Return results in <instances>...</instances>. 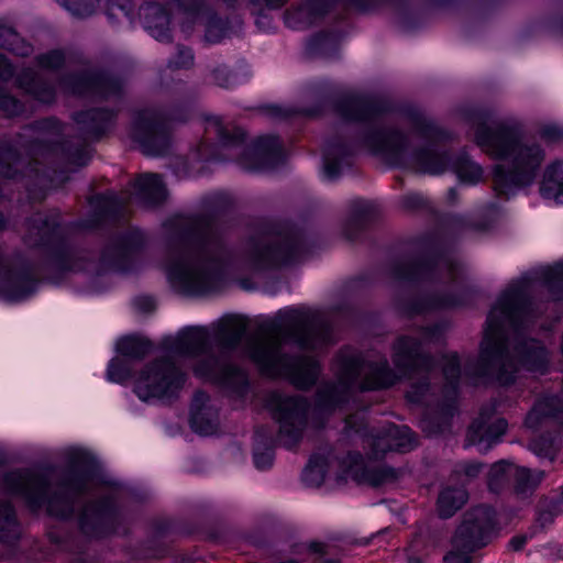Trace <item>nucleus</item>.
<instances>
[{
  "instance_id": "51",
  "label": "nucleus",
  "mask_w": 563,
  "mask_h": 563,
  "mask_svg": "<svg viewBox=\"0 0 563 563\" xmlns=\"http://www.w3.org/2000/svg\"><path fill=\"white\" fill-rule=\"evenodd\" d=\"M205 21V41L208 44H219L229 36L231 31V21L229 18L221 16L216 10L208 9L202 16Z\"/></svg>"
},
{
  "instance_id": "6",
  "label": "nucleus",
  "mask_w": 563,
  "mask_h": 563,
  "mask_svg": "<svg viewBox=\"0 0 563 563\" xmlns=\"http://www.w3.org/2000/svg\"><path fill=\"white\" fill-rule=\"evenodd\" d=\"M207 122L216 128L217 141L202 137L195 147L197 157L206 163H227L231 158L224 151L241 150L235 163L246 172L260 173L273 170L286 162V153L278 135L265 134L245 146L247 133L240 126L228 129L220 117L209 115Z\"/></svg>"
},
{
  "instance_id": "5",
  "label": "nucleus",
  "mask_w": 563,
  "mask_h": 563,
  "mask_svg": "<svg viewBox=\"0 0 563 563\" xmlns=\"http://www.w3.org/2000/svg\"><path fill=\"white\" fill-rule=\"evenodd\" d=\"M318 238L290 219L260 223L258 234L247 240L246 260L256 272L276 271L299 264L318 249Z\"/></svg>"
},
{
  "instance_id": "4",
  "label": "nucleus",
  "mask_w": 563,
  "mask_h": 563,
  "mask_svg": "<svg viewBox=\"0 0 563 563\" xmlns=\"http://www.w3.org/2000/svg\"><path fill=\"white\" fill-rule=\"evenodd\" d=\"M53 471L52 464L42 465L37 472L29 468L10 471L2 477V486L9 493L23 497L31 511L45 506L47 515L60 521L73 518L77 498L86 493L90 482L107 487L118 486L113 481H104L99 460L85 449L69 453L57 488L51 492L49 474Z\"/></svg>"
},
{
  "instance_id": "12",
  "label": "nucleus",
  "mask_w": 563,
  "mask_h": 563,
  "mask_svg": "<svg viewBox=\"0 0 563 563\" xmlns=\"http://www.w3.org/2000/svg\"><path fill=\"white\" fill-rule=\"evenodd\" d=\"M251 361L257 366L262 376L284 378L297 390L312 389L321 373V361L309 354H291L278 349L254 345L249 351Z\"/></svg>"
},
{
  "instance_id": "59",
  "label": "nucleus",
  "mask_w": 563,
  "mask_h": 563,
  "mask_svg": "<svg viewBox=\"0 0 563 563\" xmlns=\"http://www.w3.org/2000/svg\"><path fill=\"white\" fill-rule=\"evenodd\" d=\"M25 103L13 96L5 87L0 86V117L14 119L24 114Z\"/></svg>"
},
{
  "instance_id": "58",
  "label": "nucleus",
  "mask_w": 563,
  "mask_h": 563,
  "mask_svg": "<svg viewBox=\"0 0 563 563\" xmlns=\"http://www.w3.org/2000/svg\"><path fill=\"white\" fill-rule=\"evenodd\" d=\"M556 435L554 432L544 431L536 435L529 443L530 450L541 459L554 461L556 456Z\"/></svg>"
},
{
  "instance_id": "45",
  "label": "nucleus",
  "mask_w": 563,
  "mask_h": 563,
  "mask_svg": "<svg viewBox=\"0 0 563 563\" xmlns=\"http://www.w3.org/2000/svg\"><path fill=\"white\" fill-rule=\"evenodd\" d=\"M400 478V471L390 465L367 467L361 465L353 471V479L358 483H367L373 487H379L387 483H395Z\"/></svg>"
},
{
  "instance_id": "15",
  "label": "nucleus",
  "mask_w": 563,
  "mask_h": 563,
  "mask_svg": "<svg viewBox=\"0 0 563 563\" xmlns=\"http://www.w3.org/2000/svg\"><path fill=\"white\" fill-rule=\"evenodd\" d=\"M417 245L418 252L409 262L393 266V276L410 284L438 280L440 264L450 260L446 241L438 233H426L417 239Z\"/></svg>"
},
{
  "instance_id": "40",
  "label": "nucleus",
  "mask_w": 563,
  "mask_h": 563,
  "mask_svg": "<svg viewBox=\"0 0 563 563\" xmlns=\"http://www.w3.org/2000/svg\"><path fill=\"white\" fill-rule=\"evenodd\" d=\"M217 384L238 397H245L251 389L247 371L231 362L223 363L221 366Z\"/></svg>"
},
{
  "instance_id": "64",
  "label": "nucleus",
  "mask_w": 563,
  "mask_h": 563,
  "mask_svg": "<svg viewBox=\"0 0 563 563\" xmlns=\"http://www.w3.org/2000/svg\"><path fill=\"white\" fill-rule=\"evenodd\" d=\"M56 3L76 19H87L96 12L90 0H55Z\"/></svg>"
},
{
  "instance_id": "44",
  "label": "nucleus",
  "mask_w": 563,
  "mask_h": 563,
  "mask_svg": "<svg viewBox=\"0 0 563 563\" xmlns=\"http://www.w3.org/2000/svg\"><path fill=\"white\" fill-rule=\"evenodd\" d=\"M207 400L208 395L202 390H197L189 410V427L201 437L212 435L218 429V423L206 411L205 402Z\"/></svg>"
},
{
  "instance_id": "34",
  "label": "nucleus",
  "mask_w": 563,
  "mask_h": 563,
  "mask_svg": "<svg viewBox=\"0 0 563 563\" xmlns=\"http://www.w3.org/2000/svg\"><path fill=\"white\" fill-rule=\"evenodd\" d=\"M443 532L434 526L420 527L406 549L407 563H424L441 544Z\"/></svg>"
},
{
  "instance_id": "21",
  "label": "nucleus",
  "mask_w": 563,
  "mask_h": 563,
  "mask_svg": "<svg viewBox=\"0 0 563 563\" xmlns=\"http://www.w3.org/2000/svg\"><path fill=\"white\" fill-rule=\"evenodd\" d=\"M63 86L74 96L93 97L107 101L124 92L123 79L104 68L85 69L62 79Z\"/></svg>"
},
{
  "instance_id": "56",
  "label": "nucleus",
  "mask_w": 563,
  "mask_h": 563,
  "mask_svg": "<svg viewBox=\"0 0 563 563\" xmlns=\"http://www.w3.org/2000/svg\"><path fill=\"white\" fill-rule=\"evenodd\" d=\"M205 356L196 362L192 367L194 375L198 378L212 380L217 383L221 366V358L212 353V350L203 354Z\"/></svg>"
},
{
  "instance_id": "50",
  "label": "nucleus",
  "mask_w": 563,
  "mask_h": 563,
  "mask_svg": "<svg viewBox=\"0 0 563 563\" xmlns=\"http://www.w3.org/2000/svg\"><path fill=\"white\" fill-rule=\"evenodd\" d=\"M442 373L445 378L442 393L454 397L460 396L461 357L457 352L442 355Z\"/></svg>"
},
{
  "instance_id": "19",
  "label": "nucleus",
  "mask_w": 563,
  "mask_h": 563,
  "mask_svg": "<svg viewBox=\"0 0 563 563\" xmlns=\"http://www.w3.org/2000/svg\"><path fill=\"white\" fill-rule=\"evenodd\" d=\"M46 282L37 275L33 262L16 255L11 262L0 257V298L8 303H21L34 297Z\"/></svg>"
},
{
  "instance_id": "33",
  "label": "nucleus",
  "mask_w": 563,
  "mask_h": 563,
  "mask_svg": "<svg viewBox=\"0 0 563 563\" xmlns=\"http://www.w3.org/2000/svg\"><path fill=\"white\" fill-rule=\"evenodd\" d=\"M507 429L508 421L505 418H497L490 423L474 420L466 430V444L477 446L479 452H487L500 442Z\"/></svg>"
},
{
  "instance_id": "37",
  "label": "nucleus",
  "mask_w": 563,
  "mask_h": 563,
  "mask_svg": "<svg viewBox=\"0 0 563 563\" xmlns=\"http://www.w3.org/2000/svg\"><path fill=\"white\" fill-rule=\"evenodd\" d=\"M539 192L549 206H563V161L555 159L545 167Z\"/></svg>"
},
{
  "instance_id": "11",
  "label": "nucleus",
  "mask_w": 563,
  "mask_h": 563,
  "mask_svg": "<svg viewBox=\"0 0 563 563\" xmlns=\"http://www.w3.org/2000/svg\"><path fill=\"white\" fill-rule=\"evenodd\" d=\"M247 332V318L231 313L222 317L214 324L212 332L202 325H186L175 338H163L159 347L180 356H200L216 345L222 355H230L240 347Z\"/></svg>"
},
{
  "instance_id": "61",
  "label": "nucleus",
  "mask_w": 563,
  "mask_h": 563,
  "mask_svg": "<svg viewBox=\"0 0 563 563\" xmlns=\"http://www.w3.org/2000/svg\"><path fill=\"white\" fill-rule=\"evenodd\" d=\"M331 312L340 316L351 324H360L367 320L369 313L350 301H340L331 307Z\"/></svg>"
},
{
  "instance_id": "23",
  "label": "nucleus",
  "mask_w": 563,
  "mask_h": 563,
  "mask_svg": "<svg viewBox=\"0 0 563 563\" xmlns=\"http://www.w3.org/2000/svg\"><path fill=\"white\" fill-rule=\"evenodd\" d=\"M390 351L393 365L401 378L430 374L437 366L435 357L423 349L422 341L417 336L399 334L393 341Z\"/></svg>"
},
{
  "instance_id": "13",
  "label": "nucleus",
  "mask_w": 563,
  "mask_h": 563,
  "mask_svg": "<svg viewBox=\"0 0 563 563\" xmlns=\"http://www.w3.org/2000/svg\"><path fill=\"white\" fill-rule=\"evenodd\" d=\"M188 380V374L170 355L147 362L139 372L133 393L143 402L176 400Z\"/></svg>"
},
{
  "instance_id": "18",
  "label": "nucleus",
  "mask_w": 563,
  "mask_h": 563,
  "mask_svg": "<svg viewBox=\"0 0 563 563\" xmlns=\"http://www.w3.org/2000/svg\"><path fill=\"white\" fill-rule=\"evenodd\" d=\"M131 139L147 157H165L173 148L174 132L161 111L140 110L131 124Z\"/></svg>"
},
{
  "instance_id": "38",
  "label": "nucleus",
  "mask_w": 563,
  "mask_h": 563,
  "mask_svg": "<svg viewBox=\"0 0 563 563\" xmlns=\"http://www.w3.org/2000/svg\"><path fill=\"white\" fill-rule=\"evenodd\" d=\"M344 36L345 32L340 29L319 31L307 41L306 51L313 56L334 58L339 55Z\"/></svg>"
},
{
  "instance_id": "16",
  "label": "nucleus",
  "mask_w": 563,
  "mask_h": 563,
  "mask_svg": "<svg viewBox=\"0 0 563 563\" xmlns=\"http://www.w3.org/2000/svg\"><path fill=\"white\" fill-rule=\"evenodd\" d=\"M79 532L89 540L101 541L115 536H128L125 517L114 496L103 495L89 501L77 516Z\"/></svg>"
},
{
  "instance_id": "62",
  "label": "nucleus",
  "mask_w": 563,
  "mask_h": 563,
  "mask_svg": "<svg viewBox=\"0 0 563 563\" xmlns=\"http://www.w3.org/2000/svg\"><path fill=\"white\" fill-rule=\"evenodd\" d=\"M66 53L63 48H52L36 56V64L40 68L57 71L66 66Z\"/></svg>"
},
{
  "instance_id": "42",
  "label": "nucleus",
  "mask_w": 563,
  "mask_h": 563,
  "mask_svg": "<svg viewBox=\"0 0 563 563\" xmlns=\"http://www.w3.org/2000/svg\"><path fill=\"white\" fill-rule=\"evenodd\" d=\"M154 350V342L137 333L122 335L115 343V353L136 364L144 361Z\"/></svg>"
},
{
  "instance_id": "46",
  "label": "nucleus",
  "mask_w": 563,
  "mask_h": 563,
  "mask_svg": "<svg viewBox=\"0 0 563 563\" xmlns=\"http://www.w3.org/2000/svg\"><path fill=\"white\" fill-rule=\"evenodd\" d=\"M21 539L16 509L10 500L0 499V543L14 544Z\"/></svg>"
},
{
  "instance_id": "47",
  "label": "nucleus",
  "mask_w": 563,
  "mask_h": 563,
  "mask_svg": "<svg viewBox=\"0 0 563 563\" xmlns=\"http://www.w3.org/2000/svg\"><path fill=\"white\" fill-rule=\"evenodd\" d=\"M136 363L117 354L107 364L106 379L109 383L118 384L121 386L126 385L133 380V386L136 384L139 372L135 368Z\"/></svg>"
},
{
  "instance_id": "57",
  "label": "nucleus",
  "mask_w": 563,
  "mask_h": 563,
  "mask_svg": "<svg viewBox=\"0 0 563 563\" xmlns=\"http://www.w3.org/2000/svg\"><path fill=\"white\" fill-rule=\"evenodd\" d=\"M512 477L516 493L525 494L529 490H533L539 486L544 477V472L539 471L534 473L528 467L516 466Z\"/></svg>"
},
{
  "instance_id": "32",
  "label": "nucleus",
  "mask_w": 563,
  "mask_h": 563,
  "mask_svg": "<svg viewBox=\"0 0 563 563\" xmlns=\"http://www.w3.org/2000/svg\"><path fill=\"white\" fill-rule=\"evenodd\" d=\"M32 147L40 153L59 152L66 163L78 168L86 167L92 158V152L86 144L66 140L35 139Z\"/></svg>"
},
{
  "instance_id": "22",
  "label": "nucleus",
  "mask_w": 563,
  "mask_h": 563,
  "mask_svg": "<svg viewBox=\"0 0 563 563\" xmlns=\"http://www.w3.org/2000/svg\"><path fill=\"white\" fill-rule=\"evenodd\" d=\"M498 514L494 506L479 504L468 509L454 536L460 538L463 547H472L476 551L486 548L498 536Z\"/></svg>"
},
{
  "instance_id": "27",
  "label": "nucleus",
  "mask_w": 563,
  "mask_h": 563,
  "mask_svg": "<svg viewBox=\"0 0 563 563\" xmlns=\"http://www.w3.org/2000/svg\"><path fill=\"white\" fill-rule=\"evenodd\" d=\"M379 219L380 211L374 202L355 199L351 201L349 214L342 223V235L350 243L362 242Z\"/></svg>"
},
{
  "instance_id": "54",
  "label": "nucleus",
  "mask_w": 563,
  "mask_h": 563,
  "mask_svg": "<svg viewBox=\"0 0 563 563\" xmlns=\"http://www.w3.org/2000/svg\"><path fill=\"white\" fill-rule=\"evenodd\" d=\"M257 109L266 117L278 120H289L301 114L317 117L321 113V109L318 106L300 109L296 107H284L277 103H264L258 106Z\"/></svg>"
},
{
  "instance_id": "8",
  "label": "nucleus",
  "mask_w": 563,
  "mask_h": 563,
  "mask_svg": "<svg viewBox=\"0 0 563 563\" xmlns=\"http://www.w3.org/2000/svg\"><path fill=\"white\" fill-rule=\"evenodd\" d=\"M261 329L303 352H317L338 343L333 321L323 311L302 305L278 309L261 324Z\"/></svg>"
},
{
  "instance_id": "55",
  "label": "nucleus",
  "mask_w": 563,
  "mask_h": 563,
  "mask_svg": "<svg viewBox=\"0 0 563 563\" xmlns=\"http://www.w3.org/2000/svg\"><path fill=\"white\" fill-rule=\"evenodd\" d=\"M466 494L453 488H446L439 494L437 506L441 518H451L466 501Z\"/></svg>"
},
{
  "instance_id": "28",
  "label": "nucleus",
  "mask_w": 563,
  "mask_h": 563,
  "mask_svg": "<svg viewBox=\"0 0 563 563\" xmlns=\"http://www.w3.org/2000/svg\"><path fill=\"white\" fill-rule=\"evenodd\" d=\"M73 120L87 139L100 142L114 129L118 111L110 107H91L76 111Z\"/></svg>"
},
{
  "instance_id": "7",
  "label": "nucleus",
  "mask_w": 563,
  "mask_h": 563,
  "mask_svg": "<svg viewBox=\"0 0 563 563\" xmlns=\"http://www.w3.org/2000/svg\"><path fill=\"white\" fill-rule=\"evenodd\" d=\"M267 407L278 423L277 434L267 426L254 430L252 457L257 471L271 470L275 462L278 445L287 451H296L300 445L308 426L310 404L305 396L273 393Z\"/></svg>"
},
{
  "instance_id": "14",
  "label": "nucleus",
  "mask_w": 563,
  "mask_h": 563,
  "mask_svg": "<svg viewBox=\"0 0 563 563\" xmlns=\"http://www.w3.org/2000/svg\"><path fill=\"white\" fill-rule=\"evenodd\" d=\"M533 284L544 287L553 301L562 300L563 261L528 271L512 279L503 290L500 303L516 314L530 313L532 309L530 288Z\"/></svg>"
},
{
  "instance_id": "10",
  "label": "nucleus",
  "mask_w": 563,
  "mask_h": 563,
  "mask_svg": "<svg viewBox=\"0 0 563 563\" xmlns=\"http://www.w3.org/2000/svg\"><path fill=\"white\" fill-rule=\"evenodd\" d=\"M25 242L43 254L45 267L60 279L76 272L81 257L67 236V224L59 208L35 212L25 219Z\"/></svg>"
},
{
  "instance_id": "17",
  "label": "nucleus",
  "mask_w": 563,
  "mask_h": 563,
  "mask_svg": "<svg viewBox=\"0 0 563 563\" xmlns=\"http://www.w3.org/2000/svg\"><path fill=\"white\" fill-rule=\"evenodd\" d=\"M146 247L147 239L144 232L139 228L130 229L102 247L99 265L120 274L139 273L144 266Z\"/></svg>"
},
{
  "instance_id": "31",
  "label": "nucleus",
  "mask_w": 563,
  "mask_h": 563,
  "mask_svg": "<svg viewBox=\"0 0 563 563\" xmlns=\"http://www.w3.org/2000/svg\"><path fill=\"white\" fill-rule=\"evenodd\" d=\"M154 534L139 543V549L145 558H159L163 554V547L157 539L165 538L169 534L191 536L199 532L195 523L174 519H157L152 522Z\"/></svg>"
},
{
  "instance_id": "35",
  "label": "nucleus",
  "mask_w": 563,
  "mask_h": 563,
  "mask_svg": "<svg viewBox=\"0 0 563 563\" xmlns=\"http://www.w3.org/2000/svg\"><path fill=\"white\" fill-rule=\"evenodd\" d=\"M15 85L25 95L42 104L51 106L56 102L57 91L55 86L31 68L23 69L16 76Z\"/></svg>"
},
{
  "instance_id": "2",
  "label": "nucleus",
  "mask_w": 563,
  "mask_h": 563,
  "mask_svg": "<svg viewBox=\"0 0 563 563\" xmlns=\"http://www.w3.org/2000/svg\"><path fill=\"white\" fill-rule=\"evenodd\" d=\"M201 207V212L179 213L163 224L168 233L166 277L185 296L216 290L225 282V262L210 249L224 245L221 220L234 212L235 203L229 194L219 191L205 197Z\"/></svg>"
},
{
  "instance_id": "43",
  "label": "nucleus",
  "mask_w": 563,
  "mask_h": 563,
  "mask_svg": "<svg viewBox=\"0 0 563 563\" xmlns=\"http://www.w3.org/2000/svg\"><path fill=\"white\" fill-rule=\"evenodd\" d=\"M449 170L456 176L460 184L467 186L478 185L484 176L482 165L473 161L466 152L451 154Z\"/></svg>"
},
{
  "instance_id": "52",
  "label": "nucleus",
  "mask_w": 563,
  "mask_h": 563,
  "mask_svg": "<svg viewBox=\"0 0 563 563\" xmlns=\"http://www.w3.org/2000/svg\"><path fill=\"white\" fill-rule=\"evenodd\" d=\"M22 162L19 147L9 140L0 139V175L13 179L18 175L16 165Z\"/></svg>"
},
{
  "instance_id": "48",
  "label": "nucleus",
  "mask_w": 563,
  "mask_h": 563,
  "mask_svg": "<svg viewBox=\"0 0 563 563\" xmlns=\"http://www.w3.org/2000/svg\"><path fill=\"white\" fill-rule=\"evenodd\" d=\"M330 466L327 454L313 452L301 472V482L307 487L322 486Z\"/></svg>"
},
{
  "instance_id": "1",
  "label": "nucleus",
  "mask_w": 563,
  "mask_h": 563,
  "mask_svg": "<svg viewBox=\"0 0 563 563\" xmlns=\"http://www.w3.org/2000/svg\"><path fill=\"white\" fill-rule=\"evenodd\" d=\"M333 112L346 124H363L360 144L390 166L420 175H442L449 170L452 151L437 145L452 141V133L427 119L420 109L406 104L401 113L410 121L413 132L426 141L410 150L408 135L399 128L376 125L375 121L393 113L395 106L386 97L371 93L344 92L330 99Z\"/></svg>"
},
{
  "instance_id": "25",
  "label": "nucleus",
  "mask_w": 563,
  "mask_h": 563,
  "mask_svg": "<svg viewBox=\"0 0 563 563\" xmlns=\"http://www.w3.org/2000/svg\"><path fill=\"white\" fill-rule=\"evenodd\" d=\"M512 351L516 363L509 361L508 355L505 358L508 368L516 366L518 371L522 368L529 373L549 374L551 367L550 351L541 340L533 336H517Z\"/></svg>"
},
{
  "instance_id": "60",
  "label": "nucleus",
  "mask_w": 563,
  "mask_h": 563,
  "mask_svg": "<svg viewBox=\"0 0 563 563\" xmlns=\"http://www.w3.org/2000/svg\"><path fill=\"white\" fill-rule=\"evenodd\" d=\"M343 402V390L334 385L318 391L316 397V407L327 412H333Z\"/></svg>"
},
{
  "instance_id": "30",
  "label": "nucleus",
  "mask_w": 563,
  "mask_h": 563,
  "mask_svg": "<svg viewBox=\"0 0 563 563\" xmlns=\"http://www.w3.org/2000/svg\"><path fill=\"white\" fill-rule=\"evenodd\" d=\"M144 30L161 43L173 41L172 11L167 4L156 1L144 2L137 12Z\"/></svg>"
},
{
  "instance_id": "3",
  "label": "nucleus",
  "mask_w": 563,
  "mask_h": 563,
  "mask_svg": "<svg viewBox=\"0 0 563 563\" xmlns=\"http://www.w3.org/2000/svg\"><path fill=\"white\" fill-rule=\"evenodd\" d=\"M493 112L482 107L464 110V119L474 125L475 143L493 159L492 189L496 198L510 200L537 179L545 158L544 148L538 143L525 142L523 126L519 122H495L489 125Z\"/></svg>"
},
{
  "instance_id": "41",
  "label": "nucleus",
  "mask_w": 563,
  "mask_h": 563,
  "mask_svg": "<svg viewBox=\"0 0 563 563\" xmlns=\"http://www.w3.org/2000/svg\"><path fill=\"white\" fill-rule=\"evenodd\" d=\"M340 377L349 385L355 384L363 371L367 368L368 361L362 351L346 346L336 354Z\"/></svg>"
},
{
  "instance_id": "20",
  "label": "nucleus",
  "mask_w": 563,
  "mask_h": 563,
  "mask_svg": "<svg viewBox=\"0 0 563 563\" xmlns=\"http://www.w3.org/2000/svg\"><path fill=\"white\" fill-rule=\"evenodd\" d=\"M477 291L464 285L456 291H433L398 300L397 310L406 318H415L434 311L453 310L471 307L476 301Z\"/></svg>"
},
{
  "instance_id": "39",
  "label": "nucleus",
  "mask_w": 563,
  "mask_h": 563,
  "mask_svg": "<svg viewBox=\"0 0 563 563\" xmlns=\"http://www.w3.org/2000/svg\"><path fill=\"white\" fill-rule=\"evenodd\" d=\"M367 369L368 376L365 378L364 390H384L394 387L399 380L400 376L397 371L390 367L386 357L379 361H368Z\"/></svg>"
},
{
  "instance_id": "63",
  "label": "nucleus",
  "mask_w": 563,
  "mask_h": 563,
  "mask_svg": "<svg viewBox=\"0 0 563 563\" xmlns=\"http://www.w3.org/2000/svg\"><path fill=\"white\" fill-rule=\"evenodd\" d=\"M452 548L443 556V563H472L473 554L477 552L474 548L463 547V542L453 534Z\"/></svg>"
},
{
  "instance_id": "36",
  "label": "nucleus",
  "mask_w": 563,
  "mask_h": 563,
  "mask_svg": "<svg viewBox=\"0 0 563 563\" xmlns=\"http://www.w3.org/2000/svg\"><path fill=\"white\" fill-rule=\"evenodd\" d=\"M133 187L135 199L147 207L163 205L168 196L166 185L159 174H144L135 180Z\"/></svg>"
},
{
  "instance_id": "29",
  "label": "nucleus",
  "mask_w": 563,
  "mask_h": 563,
  "mask_svg": "<svg viewBox=\"0 0 563 563\" xmlns=\"http://www.w3.org/2000/svg\"><path fill=\"white\" fill-rule=\"evenodd\" d=\"M459 412V397L442 393V398L432 407H427L420 418V427L428 435H441L452 427Z\"/></svg>"
},
{
  "instance_id": "53",
  "label": "nucleus",
  "mask_w": 563,
  "mask_h": 563,
  "mask_svg": "<svg viewBox=\"0 0 563 563\" xmlns=\"http://www.w3.org/2000/svg\"><path fill=\"white\" fill-rule=\"evenodd\" d=\"M384 431L395 452H408L413 450L418 444L415 431L408 426L391 423Z\"/></svg>"
},
{
  "instance_id": "26",
  "label": "nucleus",
  "mask_w": 563,
  "mask_h": 563,
  "mask_svg": "<svg viewBox=\"0 0 563 563\" xmlns=\"http://www.w3.org/2000/svg\"><path fill=\"white\" fill-rule=\"evenodd\" d=\"M356 155L355 143L341 134H334L325 140L322 148V173L324 181L338 180L344 169L353 166Z\"/></svg>"
},
{
  "instance_id": "49",
  "label": "nucleus",
  "mask_w": 563,
  "mask_h": 563,
  "mask_svg": "<svg viewBox=\"0 0 563 563\" xmlns=\"http://www.w3.org/2000/svg\"><path fill=\"white\" fill-rule=\"evenodd\" d=\"M251 73L246 65H239L229 67L227 65H219L212 70V78L214 82L224 89H233L240 85L249 81Z\"/></svg>"
},
{
  "instance_id": "9",
  "label": "nucleus",
  "mask_w": 563,
  "mask_h": 563,
  "mask_svg": "<svg viewBox=\"0 0 563 563\" xmlns=\"http://www.w3.org/2000/svg\"><path fill=\"white\" fill-rule=\"evenodd\" d=\"M501 296L503 291L486 317L478 357L470 375L494 383L499 387L509 388L517 382L518 368L516 366L508 368L505 364V358L508 356L505 321L518 325L529 313L516 314L500 303Z\"/></svg>"
},
{
  "instance_id": "24",
  "label": "nucleus",
  "mask_w": 563,
  "mask_h": 563,
  "mask_svg": "<svg viewBox=\"0 0 563 563\" xmlns=\"http://www.w3.org/2000/svg\"><path fill=\"white\" fill-rule=\"evenodd\" d=\"M87 202L89 211L86 217L69 222L68 227L80 231L93 232L117 224L123 216L124 201L112 189L89 196Z\"/></svg>"
}]
</instances>
